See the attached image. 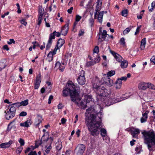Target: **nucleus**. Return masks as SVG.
Wrapping results in <instances>:
<instances>
[{
  "label": "nucleus",
  "mask_w": 155,
  "mask_h": 155,
  "mask_svg": "<svg viewBox=\"0 0 155 155\" xmlns=\"http://www.w3.org/2000/svg\"><path fill=\"white\" fill-rule=\"evenodd\" d=\"M94 109L92 106L86 110L85 114V122L89 131L93 136H97L99 134L98 129L101 125V122L95 121L96 116L93 114Z\"/></svg>",
  "instance_id": "nucleus-1"
},
{
  "label": "nucleus",
  "mask_w": 155,
  "mask_h": 155,
  "mask_svg": "<svg viewBox=\"0 0 155 155\" xmlns=\"http://www.w3.org/2000/svg\"><path fill=\"white\" fill-rule=\"evenodd\" d=\"M79 91L77 87L73 83L68 84L66 85L63 91V96L64 97H67L70 94L72 101L78 104V103L76 101L79 94Z\"/></svg>",
  "instance_id": "nucleus-2"
},
{
  "label": "nucleus",
  "mask_w": 155,
  "mask_h": 155,
  "mask_svg": "<svg viewBox=\"0 0 155 155\" xmlns=\"http://www.w3.org/2000/svg\"><path fill=\"white\" fill-rule=\"evenodd\" d=\"M97 81L96 82L93 84V87L95 92L97 95V97H107L109 95L107 90L104 87L103 84L97 83Z\"/></svg>",
  "instance_id": "nucleus-3"
},
{
  "label": "nucleus",
  "mask_w": 155,
  "mask_h": 155,
  "mask_svg": "<svg viewBox=\"0 0 155 155\" xmlns=\"http://www.w3.org/2000/svg\"><path fill=\"white\" fill-rule=\"evenodd\" d=\"M142 134L143 135L145 140L147 144L148 149L150 150L151 148V146L155 145V134L153 131L150 130L148 132H144Z\"/></svg>",
  "instance_id": "nucleus-4"
},
{
  "label": "nucleus",
  "mask_w": 155,
  "mask_h": 155,
  "mask_svg": "<svg viewBox=\"0 0 155 155\" xmlns=\"http://www.w3.org/2000/svg\"><path fill=\"white\" fill-rule=\"evenodd\" d=\"M97 37L98 41L101 42L103 41H108L110 36L107 34V32L106 30H104L102 32H101V29L100 28L99 30V33L98 34Z\"/></svg>",
  "instance_id": "nucleus-5"
},
{
  "label": "nucleus",
  "mask_w": 155,
  "mask_h": 155,
  "mask_svg": "<svg viewBox=\"0 0 155 155\" xmlns=\"http://www.w3.org/2000/svg\"><path fill=\"white\" fill-rule=\"evenodd\" d=\"M85 72L81 70L80 71L79 75L77 79L78 82L79 84L82 85L85 84L86 82L85 78Z\"/></svg>",
  "instance_id": "nucleus-6"
},
{
  "label": "nucleus",
  "mask_w": 155,
  "mask_h": 155,
  "mask_svg": "<svg viewBox=\"0 0 155 155\" xmlns=\"http://www.w3.org/2000/svg\"><path fill=\"white\" fill-rule=\"evenodd\" d=\"M77 154L78 155H82L85 150V146L82 144H79L77 147Z\"/></svg>",
  "instance_id": "nucleus-7"
},
{
  "label": "nucleus",
  "mask_w": 155,
  "mask_h": 155,
  "mask_svg": "<svg viewBox=\"0 0 155 155\" xmlns=\"http://www.w3.org/2000/svg\"><path fill=\"white\" fill-rule=\"evenodd\" d=\"M69 21H68L67 23L62 28L61 33L62 35L65 36L68 33L69 29Z\"/></svg>",
  "instance_id": "nucleus-8"
},
{
  "label": "nucleus",
  "mask_w": 155,
  "mask_h": 155,
  "mask_svg": "<svg viewBox=\"0 0 155 155\" xmlns=\"http://www.w3.org/2000/svg\"><path fill=\"white\" fill-rule=\"evenodd\" d=\"M130 131L131 134L134 137H137V136H136V135H137L140 133V130L138 128L131 127L130 128Z\"/></svg>",
  "instance_id": "nucleus-9"
},
{
  "label": "nucleus",
  "mask_w": 155,
  "mask_h": 155,
  "mask_svg": "<svg viewBox=\"0 0 155 155\" xmlns=\"http://www.w3.org/2000/svg\"><path fill=\"white\" fill-rule=\"evenodd\" d=\"M41 82V75L40 73H39L38 76L36 77V80L35 84V88L38 89L39 86Z\"/></svg>",
  "instance_id": "nucleus-10"
},
{
  "label": "nucleus",
  "mask_w": 155,
  "mask_h": 155,
  "mask_svg": "<svg viewBox=\"0 0 155 155\" xmlns=\"http://www.w3.org/2000/svg\"><path fill=\"white\" fill-rule=\"evenodd\" d=\"M148 83L141 82L139 83L138 87L139 89L145 90L148 88Z\"/></svg>",
  "instance_id": "nucleus-11"
},
{
  "label": "nucleus",
  "mask_w": 155,
  "mask_h": 155,
  "mask_svg": "<svg viewBox=\"0 0 155 155\" xmlns=\"http://www.w3.org/2000/svg\"><path fill=\"white\" fill-rule=\"evenodd\" d=\"M102 79L104 82L106 84L109 86L110 87L113 85V81L110 78L107 76L106 78H102Z\"/></svg>",
  "instance_id": "nucleus-12"
},
{
  "label": "nucleus",
  "mask_w": 155,
  "mask_h": 155,
  "mask_svg": "<svg viewBox=\"0 0 155 155\" xmlns=\"http://www.w3.org/2000/svg\"><path fill=\"white\" fill-rule=\"evenodd\" d=\"M12 141L10 140L8 142L3 143L0 144V148H6L9 147L12 143Z\"/></svg>",
  "instance_id": "nucleus-13"
},
{
  "label": "nucleus",
  "mask_w": 155,
  "mask_h": 155,
  "mask_svg": "<svg viewBox=\"0 0 155 155\" xmlns=\"http://www.w3.org/2000/svg\"><path fill=\"white\" fill-rule=\"evenodd\" d=\"M31 121L30 120H28L24 123H21L20 124V125L21 127H28L31 124Z\"/></svg>",
  "instance_id": "nucleus-14"
},
{
  "label": "nucleus",
  "mask_w": 155,
  "mask_h": 155,
  "mask_svg": "<svg viewBox=\"0 0 155 155\" xmlns=\"http://www.w3.org/2000/svg\"><path fill=\"white\" fill-rule=\"evenodd\" d=\"M148 112L146 111L145 113L143 114V117L140 119L141 122L142 123H144L146 121L147 118V114Z\"/></svg>",
  "instance_id": "nucleus-15"
},
{
  "label": "nucleus",
  "mask_w": 155,
  "mask_h": 155,
  "mask_svg": "<svg viewBox=\"0 0 155 155\" xmlns=\"http://www.w3.org/2000/svg\"><path fill=\"white\" fill-rule=\"evenodd\" d=\"M15 114L12 113L9 110L7 111L6 114V118L7 120L10 119L12 118L15 116Z\"/></svg>",
  "instance_id": "nucleus-16"
},
{
  "label": "nucleus",
  "mask_w": 155,
  "mask_h": 155,
  "mask_svg": "<svg viewBox=\"0 0 155 155\" xmlns=\"http://www.w3.org/2000/svg\"><path fill=\"white\" fill-rule=\"evenodd\" d=\"M146 40L145 38L142 39L141 41L140 49L141 50H144L145 47Z\"/></svg>",
  "instance_id": "nucleus-17"
},
{
  "label": "nucleus",
  "mask_w": 155,
  "mask_h": 155,
  "mask_svg": "<svg viewBox=\"0 0 155 155\" xmlns=\"http://www.w3.org/2000/svg\"><path fill=\"white\" fill-rule=\"evenodd\" d=\"M61 67H62V65L61 63L59 61H57L55 63V67L58 68L61 71H63L65 67L64 66H63L62 68H61Z\"/></svg>",
  "instance_id": "nucleus-18"
},
{
  "label": "nucleus",
  "mask_w": 155,
  "mask_h": 155,
  "mask_svg": "<svg viewBox=\"0 0 155 155\" xmlns=\"http://www.w3.org/2000/svg\"><path fill=\"white\" fill-rule=\"evenodd\" d=\"M64 43L65 41L64 39L60 38L58 40L57 46H58L59 48H61Z\"/></svg>",
  "instance_id": "nucleus-19"
},
{
  "label": "nucleus",
  "mask_w": 155,
  "mask_h": 155,
  "mask_svg": "<svg viewBox=\"0 0 155 155\" xmlns=\"http://www.w3.org/2000/svg\"><path fill=\"white\" fill-rule=\"evenodd\" d=\"M54 54H53L50 51L48 55L46 60L49 62L51 61L53 59V56Z\"/></svg>",
  "instance_id": "nucleus-20"
},
{
  "label": "nucleus",
  "mask_w": 155,
  "mask_h": 155,
  "mask_svg": "<svg viewBox=\"0 0 155 155\" xmlns=\"http://www.w3.org/2000/svg\"><path fill=\"white\" fill-rule=\"evenodd\" d=\"M6 61L2 60L0 62V69L1 70L5 68L6 66Z\"/></svg>",
  "instance_id": "nucleus-21"
},
{
  "label": "nucleus",
  "mask_w": 155,
  "mask_h": 155,
  "mask_svg": "<svg viewBox=\"0 0 155 155\" xmlns=\"http://www.w3.org/2000/svg\"><path fill=\"white\" fill-rule=\"evenodd\" d=\"M42 120V116L39 115H37V118L35 121V123L36 125H38L40 123H41Z\"/></svg>",
  "instance_id": "nucleus-22"
},
{
  "label": "nucleus",
  "mask_w": 155,
  "mask_h": 155,
  "mask_svg": "<svg viewBox=\"0 0 155 155\" xmlns=\"http://www.w3.org/2000/svg\"><path fill=\"white\" fill-rule=\"evenodd\" d=\"M121 64L120 66L121 68H126L127 67L128 65V62L126 60H124L123 61L120 62Z\"/></svg>",
  "instance_id": "nucleus-23"
},
{
  "label": "nucleus",
  "mask_w": 155,
  "mask_h": 155,
  "mask_svg": "<svg viewBox=\"0 0 155 155\" xmlns=\"http://www.w3.org/2000/svg\"><path fill=\"white\" fill-rule=\"evenodd\" d=\"M104 13V11H103L100 12L98 14V19L100 22H101L102 21V18Z\"/></svg>",
  "instance_id": "nucleus-24"
},
{
  "label": "nucleus",
  "mask_w": 155,
  "mask_h": 155,
  "mask_svg": "<svg viewBox=\"0 0 155 155\" xmlns=\"http://www.w3.org/2000/svg\"><path fill=\"white\" fill-rule=\"evenodd\" d=\"M14 120H13V121L11 122L8 125V127L7 128V130L9 131L12 128H13L14 129L15 128V126H14L15 124H13Z\"/></svg>",
  "instance_id": "nucleus-25"
},
{
  "label": "nucleus",
  "mask_w": 155,
  "mask_h": 155,
  "mask_svg": "<svg viewBox=\"0 0 155 155\" xmlns=\"http://www.w3.org/2000/svg\"><path fill=\"white\" fill-rule=\"evenodd\" d=\"M114 57L116 60L118 62H120L122 60L123 58L122 57L118 54H116Z\"/></svg>",
  "instance_id": "nucleus-26"
},
{
  "label": "nucleus",
  "mask_w": 155,
  "mask_h": 155,
  "mask_svg": "<svg viewBox=\"0 0 155 155\" xmlns=\"http://www.w3.org/2000/svg\"><path fill=\"white\" fill-rule=\"evenodd\" d=\"M45 136V134H44L41 138V140H38L36 141L35 143V146L36 148H37L39 146H40V145L42 143V140L43 139V137H44Z\"/></svg>",
  "instance_id": "nucleus-27"
},
{
  "label": "nucleus",
  "mask_w": 155,
  "mask_h": 155,
  "mask_svg": "<svg viewBox=\"0 0 155 155\" xmlns=\"http://www.w3.org/2000/svg\"><path fill=\"white\" fill-rule=\"evenodd\" d=\"M44 9L41 6H39L38 12L39 13V16H43L44 14Z\"/></svg>",
  "instance_id": "nucleus-28"
},
{
  "label": "nucleus",
  "mask_w": 155,
  "mask_h": 155,
  "mask_svg": "<svg viewBox=\"0 0 155 155\" xmlns=\"http://www.w3.org/2000/svg\"><path fill=\"white\" fill-rule=\"evenodd\" d=\"M133 28V26H130L129 27L127 28L123 32V33L124 35H125L127 34L128 32H129L130 30L132 29V28Z\"/></svg>",
  "instance_id": "nucleus-29"
},
{
  "label": "nucleus",
  "mask_w": 155,
  "mask_h": 155,
  "mask_svg": "<svg viewBox=\"0 0 155 155\" xmlns=\"http://www.w3.org/2000/svg\"><path fill=\"white\" fill-rule=\"evenodd\" d=\"M101 135L103 137H105L107 135V131L106 130L102 128L101 130Z\"/></svg>",
  "instance_id": "nucleus-30"
},
{
  "label": "nucleus",
  "mask_w": 155,
  "mask_h": 155,
  "mask_svg": "<svg viewBox=\"0 0 155 155\" xmlns=\"http://www.w3.org/2000/svg\"><path fill=\"white\" fill-rule=\"evenodd\" d=\"M92 96L91 95H87L85 96L86 100V102L87 103H88L90 101H92Z\"/></svg>",
  "instance_id": "nucleus-31"
},
{
  "label": "nucleus",
  "mask_w": 155,
  "mask_h": 155,
  "mask_svg": "<svg viewBox=\"0 0 155 155\" xmlns=\"http://www.w3.org/2000/svg\"><path fill=\"white\" fill-rule=\"evenodd\" d=\"M55 31L50 34L48 40L49 41H52V39H54L55 38Z\"/></svg>",
  "instance_id": "nucleus-32"
},
{
  "label": "nucleus",
  "mask_w": 155,
  "mask_h": 155,
  "mask_svg": "<svg viewBox=\"0 0 155 155\" xmlns=\"http://www.w3.org/2000/svg\"><path fill=\"white\" fill-rule=\"evenodd\" d=\"M115 74V71H111L107 73V76L108 77H111L114 75Z\"/></svg>",
  "instance_id": "nucleus-33"
},
{
  "label": "nucleus",
  "mask_w": 155,
  "mask_h": 155,
  "mask_svg": "<svg viewBox=\"0 0 155 155\" xmlns=\"http://www.w3.org/2000/svg\"><path fill=\"white\" fill-rule=\"evenodd\" d=\"M101 8V6H99L96 5L95 10V11L94 15L95 16L97 15V13L99 12Z\"/></svg>",
  "instance_id": "nucleus-34"
},
{
  "label": "nucleus",
  "mask_w": 155,
  "mask_h": 155,
  "mask_svg": "<svg viewBox=\"0 0 155 155\" xmlns=\"http://www.w3.org/2000/svg\"><path fill=\"white\" fill-rule=\"evenodd\" d=\"M93 52V55L94 56V55L95 53H96L97 54L99 52V47L98 46H97L95 47L94 49Z\"/></svg>",
  "instance_id": "nucleus-35"
},
{
  "label": "nucleus",
  "mask_w": 155,
  "mask_h": 155,
  "mask_svg": "<svg viewBox=\"0 0 155 155\" xmlns=\"http://www.w3.org/2000/svg\"><path fill=\"white\" fill-rule=\"evenodd\" d=\"M23 149V148L21 146H19L17 148L16 151L17 154H20L21 152Z\"/></svg>",
  "instance_id": "nucleus-36"
},
{
  "label": "nucleus",
  "mask_w": 155,
  "mask_h": 155,
  "mask_svg": "<svg viewBox=\"0 0 155 155\" xmlns=\"http://www.w3.org/2000/svg\"><path fill=\"white\" fill-rule=\"evenodd\" d=\"M51 143H50V145L49 146H46L45 147L46 148V150H45V152L47 154H48L50 150L52 148V147L51 145Z\"/></svg>",
  "instance_id": "nucleus-37"
},
{
  "label": "nucleus",
  "mask_w": 155,
  "mask_h": 155,
  "mask_svg": "<svg viewBox=\"0 0 155 155\" xmlns=\"http://www.w3.org/2000/svg\"><path fill=\"white\" fill-rule=\"evenodd\" d=\"M20 103L21 105L26 106L28 104V100L26 99L24 101L21 102Z\"/></svg>",
  "instance_id": "nucleus-38"
},
{
  "label": "nucleus",
  "mask_w": 155,
  "mask_h": 155,
  "mask_svg": "<svg viewBox=\"0 0 155 155\" xmlns=\"http://www.w3.org/2000/svg\"><path fill=\"white\" fill-rule=\"evenodd\" d=\"M152 90H155V86L150 83H148V88Z\"/></svg>",
  "instance_id": "nucleus-39"
},
{
  "label": "nucleus",
  "mask_w": 155,
  "mask_h": 155,
  "mask_svg": "<svg viewBox=\"0 0 155 155\" xmlns=\"http://www.w3.org/2000/svg\"><path fill=\"white\" fill-rule=\"evenodd\" d=\"M56 148L58 150H60L62 148V145L61 143H56Z\"/></svg>",
  "instance_id": "nucleus-40"
},
{
  "label": "nucleus",
  "mask_w": 155,
  "mask_h": 155,
  "mask_svg": "<svg viewBox=\"0 0 155 155\" xmlns=\"http://www.w3.org/2000/svg\"><path fill=\"white\" fill-rule=\"evenodd\" d=\"M128 13V11L127 9H126L122 11L121 12L122 15L123 16L126 17Z\"/></svg>",
  "instance_id": "nucleus-41"
},
{
  "label": "nucleus",
  "mask_w": 155,
  "mask_h": 155,
  "mask_svg": "<svg viewBox=\"0 0 155 155\" xmlns=\"http://www.w3.org/2000/svg\"><path fill=\"white\" fill-rule=\"evenodd\" d=\"M96 57H97L95 58L94 60V61L95 63V64H96L97 63L99 62L100 61V58L99 55L98 54H97Z\"/></svg>",
  "instance_id": "nucleus-42"
},
{
  "label": "nucleus",
  "mask_w": 155,
  "mask_h": 155,
  "mask_svg": "<svg viewBox=\"0 0 155 155\" xmlns=\"http://www.w3.org/2000/svg\"><path fill=\"white\" fill-rule=\"evenodd\" d=\"M16 110V108L14 106H12L9 110V111L15 114V111Z\"/></svg>",
  "instance_id": "nucleus-43"
},
{
  "label": "nucleus",
  "mask_w": 155,
  "mask_h": 155,
  "mask_svg": "<svg viewBox=\"0 0 155 155\" xmlns=\"http://www.w3.org/2000/svg\"><path fill=\"white\" fill-rule=\"evenodd\" d=\"M52 43V41H48V44L46 46V49L48 50L51 47Z\"/></svg>",
  "instance_id": "nucleus-44"
},
{
  "label": "nucleus",
  "mask_w": 155,
  "mask_h": 155,
  "mask_svg": "<svg viewBox=\"0 0 155 155\" xmlns=\"http://www.w3.org/2000/svg\"><path fill=\"white\" fill-rule=\"evenodd\" d=\"M7 43L8 45H10L12 43L15 44V42L13 39H10L9 41L7 42Z\"/></svg>",
  "instance_id": "nucleus-45"
},
{
  "label": "nucleus",
  "mask_w": 155,
  "mask_h": 155,
  "mask_svg": "<svg viewBox=\"0 0 155 155\" xmlns=\"http://www.w3.org/2000/svg\"><path fill=\"white\" fill-rule=\"evenodd\" d=\"M94 64H95L94 61H91L87 63L86 65L87 67H89L94 65Z\"/></svg>",
  "instance_id": "nucleus-46"
},
{
  "label": "nucleus",
  "mask_w": 155,
  "mask_h": 155,
  "mask_svg": "<svg viewBox=\"0 0 155 155\" xmlns=\"http://www.w3.org/2000/svg\"><path fill=\"white\" fill-rule=\"evenodd\" d=\"M32 44L33 45V48L35 49L36 47L39 46V44L37 41H34L32 42Z\"/></svg>",
  "instance_id": "nucleus-47"
},
{
  "label": "nucleus",
  "mask_w": 155,
  "mask_h": 155,
  "mask_svg": "<svg viewBox=\"0 0 155 155\" xmlns=\"http://www.w3.org/2000/svg\"><path fill=\"white\" fill-rule=\"evenodd\" d=\"M18 142L20 143L21 146H23L25 144L24 140L22 138H20L18 140Z\"/></svg>",
  "instance_id": "nucleus-48"
},
{
  "label": "nucleus",
  "mask_w": 155,
  "mask_h": 155,
  "mask_svg": "<svg viewBox=\"0 0 155 155\" xmlns=\"http://www.w3.org/2000/svg\"><path fill=\"white\" fill-rule=\"evenodd\" d=\"M43 16L38 15V25H40L42 20Z\"/></svg>",
  "instance_id": "nucleus-49"
},
{
  "label": "nucleus",
  "mask_w": 155,
  "mask_h": 155,
  "mask_svg": "<svg viewBox=\"0 0 155 155\" xmlns=\"http://www.w3.org/2000/svg\"><path fill=\"white\" fill-rule=\"evenodd\" d=\"M141 25L138 26L136 30V31L135 33V35H136L140 31V29L141 28Z\"/></svg>",
  "instance_id": "nucleus-50"
},
{
  "label": "nucleus",
  "mask_w": 155,
  "mask_h": 155,
  "mask_svg": "<svg viewBox=\"0 0 155 155\" xmlns=\"http://www.w3.org/2000/svg\"><path fill=\"white\" fill-rule=\"evenodd\" d=\"M58 47L59 46H57V45H56V46L55 47V48H54V50L53 51H51V52L52 53H53V54L55 55L56 53V52L57 50L58 49Z\"/></svg>",
  "instance_id": "nucleus-51"
},
{
  "label": "nucleus",
  "mask_w": 155,
  "mask_h": 155,
  "mask_svg": "<svg viewBox=\"0 0 155 155\" xmlns=\"http://www.w3.org/2000/svg\"><path fill=\"white\" fill-rule=\"evenodd\" d=\"M84 33V30L83 29H81L79 31V32L78 34V36H82L83 35Z\"/></svg>",
  "instance_id": "nucleus-52"
},
{
  "label": "nucleus",
  "mask_w": 155,
  "mask_h": 155,
  "mask_svg": "<svg viewBox=\"0 0 155 155\" xmlns=\"http://www.w3.org/2000/svg\"><path fill=\"white\" fill-rule=\"evenodd\" d=\"M116 84V89H120L121 87L122 84H118L117 83L115 82Z\"/></svg>",
  "instance_id": "nucleus-53"
},
{
  "label": "nucleus",
  "mask_w": 155,
  "mask_h": 155,
  "mask_svg": "<svg viewBox=\"0 0 155 155\" xmlns=\"http://www.w3.org/2000/svg\"><path fill=\"white\" fill-rule=\"evenodd\" d=\"M120 43L123 45H124L125 44V40L124 38H121L120 39Z\"/></svg>",
  "instance_id": "nucleus-54"
},
{
  "label": "nucleus",
  "mask_w": 155,
  "mask_h": 155,
  "mask_svg": "<svg viewBox=\"0 0 155 155\" xmlns=\"http://www.w3.org/2000/svg\"><path fill=\"white\" fill-rule=\"evenodd\" d=\"M27 115V113L25 111H22L21 112L19 115L21 116H25Z\"/></svg>",
  "instance_id": "nucleus-55"
},
{
  "label": "nucleus",
  "mask_w": 155,
  "mask_h": 155,
  "mask_svg": "<svg viewBox=\"0 0 155 155\" xmlns=\"http://www.w3.org/2000/svg\"><path fill=\"white\" fill-rule=\"evenodd\" d=\"M81 16H80L79 15H77L76 16L75 20L76 21H78L80 20L81 19Z\"/></svg>",
  "instance_id": "nucleus-56"
},
{
  "label": "nucleus",
  "mask_w": 155,
  "mask_h": 155,
  "mask_svg": "<svg viewBox=\"0 0 155 155\" xmlns=\"http://www.w3.org/2000/svg\"><path fill=\"white\" fill-rule=\"evenodd\" d=\"M12 105H15V107H20L21 106L20 103H19V102L13 103Z\"/></svg>",
  "instance_id": "nucleus-57"
},
{
  "label": "nucleus",
  "mask_w": 155,
  "mask_h": 155,
  "mask_svg": "<svg viewBox=\"0 0 155 155\" xmlns=\"http://www.w3.org/2000/svg\"><path fill=\"white\" fill-rule=\"evenodd\" d=\"M151 61L155 64V56H153L150 59Z\"/></svg>",
  "instance_id": "nucleus-58"
},
{
  "label": "nucleus",
  "mask_w": 155,
  "mask_h": 155,
  "mask_svg": "<svg viewBox=\"0 0 155 155\" xmlns=\"http://www.w3.org/2000/svg\"><path fill=\"white\" fill-rule=\"evenodd\" d=\"M20 22L21 24L24 25L25 26H26L27 24V23L25 21V19H23L21 20L20 21Z\"/></svg>",
  "instance_id": "nucleus-59"
},
{
  "label": "nucleus",
  "mask_w": 155,
  "mask_h": 155,
  "mask_svg": "<svg viewBox=\"0 0 155 155\" xmlns=\"http://www.w3.org/2000/svg\"><path fill=\"white\" fill-rule=\"evenodd\" d=\"M73 9V8L72 7H71L68 10V13L71 14L72 13V10Z\"/></svg>",
  "instance_id": "nucleus-60"
},
{
  "label": "nucleus",
  "mask_w": 155,
  "mask_h": 155,
  "mask_svg": "<svg viewBox=\"0 0 155 155\" xmlns=\"http://www.w3.org/2000/svg\"><path fill=\"white\" fill-rule=\"evenodd\" d=\"M102 5L101 0H98L97 1V5L99 6H101Z\"/></svg>",
  "instance_id": "nucleus-61"
},
{
  "label": "nucleus",
  "mask_w": 155,
  "mask_h": 155,
  "mask_svg": "<svg viewBox=\"0 0 155 155\" xmlns=\"http://www.w3.org/2000/svg\"><path fill=\"white\" fill-rule=\"evenodd\" d=\"M29 155H37V153L35 151H31L29 154Z\"/></svg>",
  "instance_id": "nucleus-62"
},
{
  "label": "nucleus",
  "mask_w": 155,
  "mask_h": 155,
  "mask_svg": "<svg viewBox=\"0 0 155 155\" xmlns=\"http://www.w3.org/2000/svg\"><path fill=\"white\" fill-rule=\"evenodd\" d=\"M66 121V120L64 118H62L61 120V123L62 124H64Z\"/></svg>",
  "instance_id": "nucleus-63"
},
{
  "label": "nucleus",
  "mask_w": 155,
  "mask_h": 155,
  "mask_svg": "<svg viewBox=\"0 0 155 155\" xmlns=\"http://www.w3.org/2000/svg\"><path fill=\"white\" fill-rule=\"evenodd\" d=\"M80 105L84 109H85L86 107V106L84 104V103L83 102H81Z\"/></svg>",
  "instance_id": "nucleus-64"
}]
</instances>
